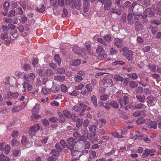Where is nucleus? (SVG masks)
Returning a JSON list of instances; mask_svg holds the SVG:
<instances>
[{
    "label": "nucleus",
    "instance_id": "60",
    "mask_svg": "<svg viewBox=\"0 0 161 161\" xmlns=\"http://www.w3.org/2000/svg\"><path fill=\"white\" fill-rule=\"evenodd\" d=\"M61 90L62 92H66L68 90L67 87L64 84H62L61 86Z\"/></svg>",
    "mask_w": 161,
    "mask_h": 161
},
{
    "label": "nucleus",
    "instance_id": "37",
    "mask_svg": "<svg viewBox=\"0 0 161 161\" xmlns=\"http://www.w3.org/2000/svg\"><path fill=\"white\" fill-rule=\"evenodd\" d=\"M79 48L78 47H76V48L73 47V52L75 53L78 55H80L81 54L82 51L81 50H79Z\"/></svg>",
    "mask_w": 161,
    "mask_h": 161
},
{
    "label": "nucleus",
    "instance_id": "39",
    "mask_svg": "<svg viewBox=\"0 0 161 161\" xmlns=\"http://www.w3.org/2000/svg\"><path fill=\"white\" fill-rule=\"evenodd\" d=\"M127 20H128V23L131 24L132 23V21H131L133 18L132 14L131 13H129L128 14L127 17Z\"/></svg>",
    "mask_w": 161,
    "mask_h": 161
},
{
    "label": "nucleus",
    "instance_id": "64",
    "mask_svg": "<svg viewBox=\"0 0 161 161\" xmlns=\"http://www.w3.org/2000/svg\"><path fill=\"white\" fill-rule=\"evenodd\" d=\"M27 18L24 15L20 18L19 20L21 23L24 24L27 21Z\"/></svg>",
    "mask_w": 161,
    "mask_h": 161
},
{
    "label": "nucleus",
    "instance_id": "9",
    "mask_svg": "<svg viewBox=\"0 0 161 161\" xmlns=\"http://www.w3.org/2000/svg\"><path fill=\"white\" fill-rule=\"evenodd\" d=\"M114 44L117 48H120L122 47L123 41L122 39H120L119 38H115L114 39Z\"/></svg>",
    "mask_w": 161,
    "mask_h": 161
},
{
    "label": "nucleus",
    "instance_id": "24",
    "mask_svg": "<svg viewBox=\"0 0 161 161\" xmlns=\"http://www.w3.org/2000/svg\"><path fill=\"white\" fill-rule=\"evenodd\" d=\"M61 114L63 115L67 118H69L71 115L70 113L67 110H64L62 112Z\"/></svg>",
    "mask_w": 161,
    "mask_h": 161
},
{
    "label": "nucleus",
    "instance_id": "52",
    "mask_svg": "<svg viewBox=\"0 0 161 161\" xmlns=\"http://www.w3.org/2000/svg\"><path fill=\"white\" fill-rule=\"evenodd\" d=\"M10 145H7L6 146L5 148V153L6 154H8L10 150Z\"/></svg>",
    "mask_w": 161,
    "mask_h": 161
},
{
    "label": "nucleus",
    "instance_id": "32",
    "mask_svg": "<svg viewBox=\"0 0 161 161\" xmlns=\"http://www.w3.org/2000/svg\"><path fill=\"white\" fill-rule=\"evenodd\" d=\"M80 105L81 106H82L83 110L82 111H83V112L86 110L89 111L91 109V108L90 107L85 105L83 103H80Z\"/></svg>",
    "mask_w": 161,
    "mask_h": 161
},
{
    "label": "nucleus",
    "instance_id": "14",
    "mask_svg": "<svg viewBox=\"0 0 161 161\" xmlns=\"http://www.w3.org/2000/svg\"><path fill=\"white\" fill-rule=\"evenodd\" d=\"M104 4V9L105 10H108L111 7L112 2L111 0H106Z\"/></svg>",
    "mask_w": 161,
    "mask_h": 161
},
{
    "label": "nucleus",
    "instance_id": "26",
    "mask_svg": "<svg viewBox=\"0 0 161 161\" xmlns=\"http://www.w3.org/2000/svg\"><path fill=\"white\" fill-rule=\"evenodd\" d=\"M54 61L58 63V65H59L61 62V60L60 59L59 56L58 54H56L54 56Z\"/></svg>",
    "mask_w": 161,
    "mask_h": 161
},
{
    "label": "nucleus",
    "instance_id": "36",
    "mask_svg": "<svg viewBox=\"0 0 161 161\" xmlns=\"http://www.w3.org/2000/svg\"><path fill=\"white\" fill-rule=\"evenodd\" d=\"M70 63L72 66H77L80 64V60L76 59L71 61Z\"/></svg>",
    "mask_w": 161,
    "mask_h": 161
},
{
    "label": "nucleus",
    "instance_id": "3",
    "mask_svg": "<svg viewBox=\"0 0 161 161\" xmlns=\"http://www.w3.org/2000/svg\"><path fill=\"white\" fill-rule=\"evenodd\" d=\"M72 8H75L79 10L81 8V3L80 0H73L71 1V3L70 6Z\"/></svg>",
    "mask_w": 161,
    "mask_h": 161
},
{
    "label": "nucleus",
    "instance_id": "13",
    "mask_svg": "<svg viewBox=\"0 0 161 161\" xmlns=\"http://www.w3.org/2000/svg\"><path fill=\"white\" fill-rule=\"evenodd\" d=\"M19 95V93L18 92L12 93L10 92H8L7 93V97L9 98L15 99L17 98Z\"/></svg>",
    "mask_w": 161,
    "mask_h": 161
},
{
    "label": "nucleus",
    "instance_id": "33",
    "mask_svg": "<svg viewBox=\"0 0 161 161\" xmlns=\"http://www.w3.org/2000/svg\"><path fill=\"white\" fill-rule=\"evenodd\" d=\"M59 86L58 85H54L51 88V91L53 92H58L59 89Z\"/></svg>",
    "mask_w": 161,
    "mask_h": 161
},
{
    "label": "nucleus",
    "instance_id": "55",
    "mask_svg": "<svg viewBox=\"0 0 161 161\" xmlns=\"http://www.w3.org/2000/svg\"><path fill=\"white\" fill-rule=\"evenodd\" d=\"M108 98V96L106 94H102L100 96V99L102 100L105 101Z\"/></svg>",
    "mask_w": 161,
    "mask_h": 161
},
{
    "label": "nucleus",
    "instance_id": "44",
    "mask_svg": "<svg viewBox=\"0 0 161 161\" xmlns=\"http://www.w3.org/2000/svg\"><path fill=\"white\" fill-rule=\"evenodd\" d=\"M110 54L111 55H115L117 53V51L114 49L113 47H111L109 50Z\"/></svg>",
    "mask_w": 161,
    "mask_h": 161
},
{
    "label": "nucleus",
    "instance_id": "4",
    "mask_svg": "<svg viewBox=\"0 0 161 161\" xmlns=\"http://www.w3.org/2000/svg\"><path fill=\"white\" fill-rule=\"evenodd\" d=\"M41 127L39 124H37L31 126L29 129V134L31 136L34 135L35 133L38 131L40 129Z\"/></svg>",
    "mask_w": 161,
    "mask_h": 161
},
{
    "label": "nucleus",
    "instance_id": "16",
    "mask_svg": "<svg viewBox=\"0 0 161 161\" xmlns=\"http://www.w3.org/2000/svg\"><path fill=\"white\" fill-rule=\"evenodd\" d=\"M89 153L90 155L88 158L89 161H91L92 158H94L97 157L96 153L95 151L90 150Z\"/></svg>",
    "mask_w": 161,
    "mask_h": 161
},
{
    "label": "nucleus",
    "instance_id": "34",
    "mask_svg": "<svg viewBox=\"0 0 161 161\" xmlns=\"http://www.w3.org/2000/svg\"><path fill=\"white\" fill-rule=\"evenodd\" d=\"M9 5V3L7 1H5L3 5V9L5 11H8Z\"/></svg>",
    "mask_w": 161,
    "mask_h": 161
},
{
    "label": "nucleus",
    "instance_id": "1",
    "mask_svg": "<svg viewBox=\"0 0 161 161\" xmlns=\"http://www.w3.org/2000/svg\"><path fill=\"white\" fill-rule=\"evenodd\" d=\"M156 151V150L154 149L146 148L143 151L142 157L144 158L147 157L148 156H150V157L154 156Z\"/></svg>",
    "mask_w": 161,
    "mask_h": 161
},
{
    "label": "nucleus",
    "instance_id": "12",
    "mask_svg": "<svg viewBox=\"0 0 161 161\" xmlns=\"http://www.w3.org/2000/svg\"><path fill=\"white\" fill-rule=\"evenodd\" d=\"M23 85V88L25 89L24 92H25L26 90H27L28 91H30L32 89V85L26 82H24Z\"/></svg>",
    "mask_w": 161,
    "mask_h": 161
},
{
    "label": "nucleus",
    "instance_id": "62",
    "mask_svg": "<svg viewBox=\"0 0 161 161\" xmlns=\"http://www.w3.org/2000/svg\"><path fill=\"white\" fill-rule=\"evenodd\" d=\"M59 120L60 122L63 123L65 121L66 119L64 116L61 114L59 117Z\"/></svg>",
    "mask_w": 161,
    "mask_h": 161
},
{
    "label": "nucleus",
    "instance_id": "20",
    "mask_svg": "<svg viewBox=\"0 0 161 161\" xmlns=\"http://www.w3.org/2000/svg\"><path fill=\"white\" fill-rule=\"evenodd\" d=\"M54 74L52 70L50 69H47L45 71V76L47 77H50Z\"/></svg>",
    "mask_w": 161,
    "mask_h": 161
},
{
    "label": "nucleus",
    "instance_id": "5",
    "mask_svg": "<svg viewBox=\"0 0 161 161\" xmlns=\"http://www.w3.org/2000/svg\"><path fill=\"white\" fill-rule=\"evenodd\" d=\"M1 38L3 40L7 39L5 42V44L7 45H9L12 41L11 38L10 37H8V33L7 32L2 33L1 35Z\"/></svg>",
    "mask_w": 161,
    "mask_h": 161
},
{
    "label": "nucleus",
    "instance_id": "35",
    "mask_svg": "<svg viewBox=\"0 0 161 161\" xmlns=\"http://www.w3.org/2000/svg\"><path fill=\"white\" fill-rule=\"evenodd\" d=\"M145 120L142 117L138 118L136 120V123L138 125L142 124L145 123Z\"/></svg>",
    "mask_w": 161,
    "mask_h": 161
},
{
    "label": "nucleus",
    "instance_id": "25",
    "mask_svg": "<svg viewBox=\"0 0 161 161\" xmlns=\"http://www.w3.org/2000/svg\"><path fill=\"white\" fill-rule=\"evenodd\" d=\"M91 100L94 106L95 107H97V98L94 95H92L91 98Z\"/></svg>",
    "mask_w": 161,
    "mask_h": 161
},
{
    "label": "nucleus",
    "instance_id": "30",
    "mask_svg": "<svg viewBox=\"0 0 161 161\" xmlns=\"http://www.w3.org/2000/svg\"><path fill=\"white\" fill-rule=\"evenodd\" d=\"M22 109V108L20 106H15L12 108V111L13 113H16L19 112Z\"/></svg>",
    "mask_w": 161,
    "mask_h": 161
},
{
    "label": "nucleus",
    "instance_id": "18",
    "mask_svg": "<svg viewBox=\"0 0 161 161\" xmlns=\"http://www.w3.org/2000/svg\"><path fill=\"white\" fill-rule=\"evenodd\" d=\"M136 97L140 103H144L145 102V97L144 95L138 94L136 95Z\"/></svg>",
    "mask_w": 161,
    "mask_h": 161
},
{
    "label": "nucleus",
    "instance_id": "48",
    "mask_svg": "<svg viewBox=\"0 0 161 161\" xmlns=\"http://www.w3.org/2000/svg\"><path fill=\"white\" fill-rule=\"evenodd\" d=\"M37 9L38 12L42 13L45 11V8L43 5H41L37 7Z\"/></svg>",
    "mask_w": 161,
    "mask_h": 161
},
{
    "label": "nucleus",
    "instance_id": "38",
    "mask_svg": "<svg viewBox=\"0 0 161 161\" xmlns=\"http://www.w3.org/2000/svg\"><path fill=\"white\" fill-rule=\"evenodd\" d=\"M57 73L59 74H63L65 72V69L62 68H58L56 69Z\"/></svg>",
    "mask_w": 161,
    "mask_h": 161
},
{
    "label": "nucleus",
    "instance_id": "7",
    "mask_svg": "<svg viewBox=\"0 0 161 161\" xmlns=\"http://www.w3.org/2000/svg\"><path fill=\"white\" fill-rule=\"evenodd\" d=\"M75 139L74 138L70 137L67 139V141L68 143L67 144V148L71 149L74 148V145L75 143Z\"/></svg>",
    "mask_w": 161,
    "mask_h": 161
},
{
    "label": "nucleus",
    "instance_id": "43",
    "mask_svg": "<svg viewBox=\"0 0 161 161\" xmlns=\"http://www.w3.org/2000/svg\"><path fill=\"white\" fill-rule=\"evenodd\" d=\"M71 151V153L73 156H76L78 155L79 152L77 150L74 149V148L70 149Z\"/></svg>",
    "mask_w": 161,
    "mask_h": 161
},
{
    "label": "nucleus",
    "instance_id": "53",
    "mask_svg": "<svg viewBox=\"0 0 161 161\" xmlns=\"http://www.w3.org/2000/svg\"><path fill=\"white\" fill-rule=\"evenodd\" d=\"M129 76L133 80H136L137 79L138 76L136 73H131L129 75Z\"/></svg>",
    "mask_w": 161,
    "mask_h": 161
},
{
    "label": "nucleus",
    "instance_id": "2",
    "mask_svg": "<svg viewBox=\"0 0 161 161\" xmlns=\"http://www.w3.org/2000/svg\"><path fill=\"white\" fill-rule=\"evenodd\" d=\"M36 77L35 73H30L28 75H24L23 78L24 80L30 83H33Z\"/></svg>",
    "mask_w": 161,
    "mask_h": 161
},
{
    "label": "nucleus",
    "instance_id": "49",
    "mask_svg": "<svg viewBox=\"0 0 161 161\" xmlns=\"http://www.w3.org/2000/svg\"><path fill=\"white\" fill-rule=\"evenodd\" d=\"M114 78L117 81H120L121 82H123L124 80L123 78L119 75H115L114 76Z\"/></svg>",
    "mask_w": 161,
    "mask_h": 161
},
{
    "label": "nucleus",
    "instance_id": "56",
    "mask_svg": "<svg viewBox=\"0 0 161 161\" xmlns=\"http://www.w3.org/2000/svg\"><path fill=\"white\" fill-rule=\"evenodd\" d=\"M151 22L152 24H154L157 25H159L161 24V22L160 20L157 19H152L151 20Z\"/></svg>",
    "mask_w": 161,
    "mask_h": 161
},
{
    "label": "nucleus",
    "instance_id": "23",
    "mask_svg": "<svg viewBox=\"0 0 161 161\" xmlns=\"http://www.w3.org/2000/svg\"><path fill=\"white\" fill-rule=\"evenodd\" d=\"M148 127L150 129H156L157 127L156 122L154 121H151Z\"/></svg>",
    "mask_w": 161,
    "mask_h": 161
},
{
    "label": "nucleus",
    "instance_id": "40",
    "mask_svg": "<svg viewBox=\"0 0 161 161\" xmlns=\"http://www.w3.org/2000/svg\"><path fill=\"white\" fill-rule=\"evenodd\" d=\"M147 106L143 103H137L136 108L137 109H145Z\"/></svg>",
    "mask_w": 161,
    "mask_h": 161
},
{
    "label": "nucleus",
    "instance_id": "31",
    "mask_svg": "<svg viewBox=\"0 0 161 161\" xmlns=\"http://www.w3.org/2000/svg\"><path fill=\"white\" fill-rule=\"evenodd\" d=\"M82 108V106H81L79 104V106H75L72 107V109L75 112H78L80 111Z\"/></svg>",
    "mask_w": 161,
    "mask_h": 161
},
{
    "label": "nucleus",
    "instance_id": "29",
    "mask_svg": "<svg viewBox=\"0 0 161 161\" xmlns=\"http://www.w3.org/2000/svg\"><path fill=\"white\" fill-rule=\"evenodd\" d=\"M107 55L105 53H99L97 57L98 59L103 60L107 57Z\"/></svg>",
    "mask_w": 161,
    "mask_h": 161
},
{
    "label": "nucleus",
    "instance_id": "50",
    "mask_svg": "<svg viewBox=\"0 0 161 161\" xmlns=\"http://www.w3.org/2000/svg\"><path fill=\"white\" fill-rule=\"evenodd\" d=\"M89 130L92 132H94L96 130V126L95 125H90L89 127Z\"/></svg>",
    "mask_w": 161,
    "mask_h": 161
},
{
    "label": "nucleus",
    "instance_id": "21",
    "mask_svg": "<svg viewBox=\"0 0 161 161\" xmlns=\"http://www.w3.org/2000/svg\"><path fill=\"white\" fill-rule=\"evenodd\" d=\"M65 79V77L63 75H58L55 76L54 77V80L56 81H62Z\"/></svg>",
    "mask_w": 161,
    "mask_h": 161
},
{
    "label": "nucleus",
    "instance_id": "22",
    "mask_svg": "<svg viewBox=\"0 0 161 161\" xmlns=\"http://www.w3.org/2000/svg\"><path fill=\"white\" fill-rule=\"evenodd\" d=\"M37 113L32 114V115L30 117V119L31 121H35V120L41 118L40 115H38Z\"/></svg>",
    "mask_w": 161,
    "mask_h": 161
},
{
    "label": "nucleus",
    "instance_id": "6",
    "mask_svg": "<svg viewBox=\"0 0 161 161\" xmlns=\"http://www.w3.org/2000/svg\"><path fill=\"white\" fill-rule=\"evenodd\" d=\"M123 55L125 56L129 61L131 60L133 56V53L131 51L126 50L123 52Z\"/></svg>",
    "mask_w": 161,
    "mask_h": 161
},
{
    "label": "nucleus",
    "instance_id": "10",
    "mask_svg": "<svg viewBox=\"0 0 161 161\" xmlns=\"http://www.w3.org/2000/svg\"><path fill=\"white\" fill-rule=\"evenodd\" d=\"M147 102L149 106H153L155 104L154 98L152 95L148 96L147 98Z\"/></svg>",
    "mask_w": 161,
    "mask_h": 161
},
{
    "label": "nucleus",
    "instance_id": "47",
    "mask_svg": "<svg viewBox=\"0 0 161 161\" xmlns=\"http://www.w3.org/2000/svg\"><path fill=\"white\" fill-rule=\"evenodd\" d=\"M42 91L44 94H48L51 93V90L50 89H46L43 88L42 89Z\"/></svg>",
    "mask_w": 161,
    "mask_h": 161
},
{
    "label": "nucleus",
    "instance_id": "28",
    "mask_svg": "<svg viewBox=\"0 0 161 161\" xmlns=\"http://www.w3.org/2000/svg\"><path fill=\"white\" fill-rule=\"evenodd\" d=\"M129 86L131 88H134L138 86V83L136 81L133 80L130 81L129 83Z\"/></svg>",
    "mask_w": 161,
    "mask_h": 161
},
{
    "label": "nucleus",
    "instance_id": "54",
    "mask_svg": "<svg viewBox=\"0 0 161 161\" xmlns=\"http://www.w3.org/2000/svg\"><path fill=\"white\" fill-rule=\"evenodd\" d=\"M59 143H60V144L61 145L63 148H65L66 147L67 148L68 145L66 143L64 140H60Z\"/></svg>",
    "mask_w": 161,
    "mask_h": 161
},
{
    "label": "nucleus",
    "instance_id": "11",
    "mask_svg": "<svg viewBox=\"0 0 161 161\" xmlns=\"http://www.w3.org/2000/svg\"><path fill=\"white\" fill-rule=\"evenodd\" d=\"M144 135L143 134L142 132L139 130L136 131L135 133L134 136H133V138L135 140L138 139H144Z\"/></svg>",
    "mask_w": 161,
    "mask_h": 161
},
{
    "label": "nucleus",
    "instance_id": "41",
    "mask_svg": "<svg viewBox=\"0 0 161 161\" xmlns=\"http://www.w3.org/2000/svg\"><path fill=\"white\" fill-rule=\"evenodd\" d=\"M110 105L112 106L113 108H118L119 107V105L117 102L115 101H112L109 103Z\"/></svg>",
    "mask_w": 161,
    "mask_h": 161
},
{
    "label": "nucleus",
    "instance_id": "46",
    "mask_svg": "<svg viewBox=\"0 0 161 161\" xmlns=\"http://www.w3.org/2000/svg\"><path fill=\"white\" fill-rule=\"evenodd\" d=\"M51 153L56 157H58L59 155V152L55 149L52 150L51 151Z\"/></svg>",
    "mask_w": 161,
    "mask_h": 161
},
{
    "label": "nucleus",
    "instance_id": "15",
    "mask_svg": "<svg viewBox=\"0 0 161 161\" xmlns=\"http://www.w3.org/2000/svg\"><path fill=\"white\" fill-rule=\"evenodd\" d=\"M89 6V0H84L83 8L84 12H86L88 10Z\"/></svg>",
    "mask_w": 161,
    "mask_h": 161
},
{
    "label": "nucleus",
    "instance_id": "57",
    "mask_svg": "<svg viewBox=\"0 0 161 161\" xmlns=\"http://www.w3.org/2000/svg\"><path fill=\"white\" fill-rule=\"evenodd\" d=\"M85 87L87 89V91L89 92L90 93L92 91V86L90 84L86 85V86Z\"/></svg>",
    "mask_w": 161,
    "mask_h": 161
},
{
    "label": "nucleus",
    "instance_id": "19",
    "mask_svg": "<svg viewBox=\"0 0 161 161\" xmlns=\"http://www.w3.org/2000/svg\"><path fill=\"white\" fill-rule=\"evenodd\" d=\"M103 38L104 41L106 42H110L112 41V37L110 34L104 35Z\"/></svg>",
    "mask_w": 161,
    "mask_h": 161
},
{
    "label": "nucleus",
    "instance_id": "59",
    "mask_svg": "<svg viewBox=\"0 0 161 161\" xmlns=\"http://www.w3.org/2000/svg\"><path fill=\"white\" fill-rule=\"evenodd\" d=\"M23 68L24 70L27 71L30 70L31 69V68L30 65L28 64H25Z\"/></svg>",
    "mask_w": 161,
    "mask_h": 161
},
{
    "label": "nucleus",
    "instance_id": "61",
    "mask_svg": "<svg viewBox=\"0 0 161 161\" xmlns=\"http://www.w3.org/2000/svg\"><path fill=\"white\" fill-rule=\"evenodd\" d=\"M100 83L103 85H107V78L104 77L102 78L101 80Z\"/></svg>",
    "mask_w": 161,
    "mask_h": 161
},
{
    "label": "nucleus",
    "instance_id": "17",
    "mask_svg": "<svg viewBox=\"0 0 161 161\" xmlns=\"http://www.w3.org/2000/svg\"><path fill=\"white\" fill-rule=\"evenodd\" d=\"M40 108V104H36L32 110V114L38 113Z\"/></svg>",
    "mask_w": 161,
    "mask_h": 161
},
{
    "label": "nucleus",
    "instance_id": "45",
    "mask_svg": "<svg viewBox=\"0 0 161 161\" xmlns=\"http://www.w3.org/2000/svg\"><path fill=\"white\" fill-rule=\"evenodd\" d=\"M71 118L75 122H76L78 121L80 119H79L78 116H76L75 114H72L70 115Z\"/></svg>",
    "mask_w": 161,
    "mask_h": 161
},
{
    "label": "nucleus",
    "instance_id": "58",
    "mask_svg": "<svg viewBox=\"0 0 161 161\" xmlns=\"http://www.w3.org/2000/svg\"><path fill=\"white\" fill-rule=\"evenodd\" d=\"M112 136L114 137L120 138H123V136L119 135L117 132H113L112 133Z\"/></svg>",
    "mask_w": 161,
    "mask_h": 161
},
{
    "label": "nucleus",
    "instance_id": "42",
    "mask_svg": "<svg viewBox=\"0 0 161 161\" xmlns=\"http://www.w3.org/2000/svg\"><path fill=\"white\" fill-rule=\"evenodd\" d=\"M74 79L75 81L79 82L83 80V78L80 75H77L75 77Z\"/></svg>",
    "mask_w": 161,
    "mask_h": 161
},
{
    "label": "nucleus",
    "instance_id": "8",
    "mask_svg": "<svg viewBox=\"0 0 161 161\" xmlns=\"http://www.w3.org/2000/svg\"><path fill=\"white\" fill-rule=\"evenodd\" d=\"M129 98L128 96H125L123 97V100L121 99H119V103L121 108H122L123 107V104H124L125 105H126L129 103Z\"/></svg>",
    "mask_w": 161,
    "mask_h": 161
},
{
    "label": "nucleus",
    "instance_id": "63",
    "mask_svg": "<svg viewBox=\"0 0 161 161\" xmlns=\"http://www.w3.org/2000/svg\"><path fill=\"white\" fill-rule=\"evenodd\" d=\"M12 145L15 147L18 146L19 144V142L15 139H13L11 141Z\"/></svg>",
    "mask_w": 161,
    "mask_h": 161
},
{
    "label": "nucleus",
    "instance_id": "27",
    "mask_svg": "<svg viewBox=\"0 0 161 161\" xmlns=\"http://www.w3.org/2000/svg\"><path fill=\"white\" fill-rule=\"evenodd\" d=\"M96 53H101L104 52L105 51L102 46L98 45L96 50Z\"/></svg>",
    "mask_w": 161,
    "mask_h": 161
},
{
    "label": "nucleus",
    "instance_id": "51",
    "mask_svg": "<svg viewBox=\"0 0 161 161\" xmlns=\"http://www.w3.org/2000/svg\"><path fill=\"white\" fill-rule=\"evenodd\" d=\"M97 41L105 46H107L108 45L107 43L103 39L101 38H97Z\"/></svg>",
    "mask_w": 161,
    "mask_h": 161
}]
</instances>
